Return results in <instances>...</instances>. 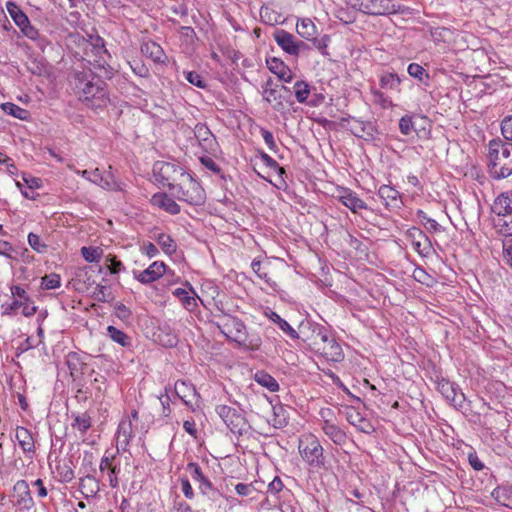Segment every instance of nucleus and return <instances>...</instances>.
I'll return each instance as SVG.
<instances>
[{"instance_id":"obj_1","label":"nucleus","mask_w":512,"mask_h":512,"mask_svg":"<svg viewBox=\"0 0 512 512\" xmlns=\"http://www.w3.org/2000/svg\"><path fill=\"white\" fill-rule=\"evenodd\" d=\"M298 329L301 332L300 339L312 351L329 361L338 362L342 360L343 351L341 346L324 326L310 321H302Z\"/></svg>"},{"instance_id":"obj_2","label":"nucleus","mask_w":512,"mask_h":512,"mask_svg":"<svg viewBox=\"0 0 512 512\" xmlns=\"http://www.w3.org/2000/svg\"><path fill=\"white\" fill-rule=\"evenodd\" d=\"M105 86V82L91 72H78L75 75V89L79 98L91 108H103L108 104Z\"/></svg>"},{"instance_id":"obj_3","label":"nucleus","mask_w":512,"mask_h":512,"mask_svg":"<svg viewBox=\"0 0 512 512\" xmlns=\"http://www.w3.org/2000/svg\"><path fill=\"white\" fill-rule=\"evenodd\" d=\"M489 171L493 178L503 179L512 174V144L501 140L489 142Z\"/></svg>"},{"instance_id":"obj_4","label":"nucleus","mask_w":512,"mask_h":512,"mask_svg":"<svg viewBox=\"0 0 512 512\" xmlns=\"http://www.w3.org/2000/svg\"><path fill=\"white\" fill-rule=\"evenodd\" d=\"M171 191L180 201L190 205H201L206 198L205 191L199 182L187 172Z\"/></svg>"},{"instance_id":"obj_5","label":"nucleus","mask_w":512,"mask_h":512,"mask_svg":"<svg viewBox=\"0 0 512 512\" xmlns=\"http://www.w3.org/2000/svg\"><path fill=\"white\" fill-rule=\"evenodd\" d=\"M299 453L302 459L313 468L324 467V449L313 434H304L299 438Z\"/></svg>"},{"instance_id":"obj_6","label":"nucleus","mask_w":512,"mask_h":512,"mask_svg":"<svg viewBox=\"0 0 512 512\" xmlns=\"http://www.w3.org/2000/svg\"><path fill=\"white\" fill-rule=\"evenodd\" d=\"M346 3L357 11L373 16L390 15L399 10L395 0H346Z\"/></svg>"},{"instance_id":"obj_7","label":"nucleus","mask_w":512,"mask_h":512,"mask_svg":"<svg viewBox=\"0 0 512 512\" xmlns=\"http://www.w3.org/2000/svg\"><path fill=\"white\" fill-rule=\"evenodd\" d=\"M153 173L156 180L170 190L186 174L185 169L176 162L157 161L153 166Z\"/></svg>"},{"instance_id":"obj_8","label":"nucleus","mask_w":512,"mask_h":512,"mask_svg":"<svg viewBox=\"0 0 512 512\" xmlns=\"http://www.w3.org/2000/svg\"><path fill=\"white\" fill-rule=\"evenodd\" d=\"M221 333L228 339L235 341L240 345H245L247 341V331L245 324L238 318L226 316L218 324Z\"/></svg>"},{"instance_id":"obj_9","label":"nucleus","mask_w":512,"mask_h":512,"mask_svg":"<svg viewBox=\"0 0 512 512\" xmlns=\"http://www.w3.org/2000/svg\"><path fill=\"white\" fill-rule=\"evenodd\" d=\"M216 412L232 433L242 434L245 430V419L234 408L227 405H219L216 407Z\"/></svg>"},{"instance_id":"obj_10","label":"nucleus","mask_w":512,"mask_h":512,"mask_svg":"<svg viewBox=\"0 0 512 512\" xmlns=\"http://www.w3.org/2000/svg\"><path fill=\"white\" fill-rule=\"evenodd\" d=\"M273 38L282 50L293 56H297L302 49L306 48L303 41L297 40L294 35L284 29H276Z\"/></svg>"},{"instance_id":"obj_11","label":"nucleus","mask_w":512,"mask_h":512,"mask_svg":"<svg viewBox=\"0 0 512 512\" xmlns=\"http://www.w3.org/2000/svg\"><path fill=\"white\" fill-rule=\"evenodd\" d=\"M175 394L192 411L199 407L200 394L193 384L184 380H178L174 385Z\"/></svg>"},{"instance_id":"obj_12","label":"nucleus","mask_w":512,"mask_h":512,"mask_svg":"<svg viewBox=\"0 0 512 512\" xmlns=\"http://www.w3.org/2000/svg\"><path fill=\"white\" fill-rule=\"evenodd\" d=\"M134 437L133 423L131 418H123L117 427L115 434L116 439V453L128 451V447L132 438Z\"/></svg>"},{"instance_id":"obj_13","label":"nucleus","mask_w":512,"mask_h":512,"mask_svg":"<svg viewBox=\"0 0 512 512\" xmlns=\"http://www.w3.org/2000/svg\"><path fill=\"white\" fill-rule=\"evenodd\" d=\"M116 454L117 453H110L106 450L99 465L101 473H108L109 485L112 488H117L119 486L118 475L120 473V467L115 463Z\"/></svg>"},{"instance_id":"obj_14","label":"nucleus","mask_w":512,"mask_h":512,"mask_svg":"<svg viewBox=\"0 0 512 512\" xmlns=\"http://www.w3.org/2000/svg\"><path fill=\"white\" fill-rule=\"evenodd\" d=\"M194 135L199 145L208 153H215L218 149V144L215 136L204 124H197L194 128Z\"/></svg>"},{"instance_id":"obj_15","label":"nucleus","mask_w":512,"mask_h":512,"mask_svg":"<svg viewBox=\"0 0 512 512\" xmlns=\"http://www.w3.org/2000/svg\"><path fill=\"white\" fill-rule=\"evenodd\" d=\"M166 272V265L162 261L153 262L148 268L143 271L136 272L134 271V277L141 282L142 284H149L160 277H162Z\"/></svg>"},{"instance_id":"obj_16","label":"nucleus","mask_w":512,"mask_h":512,"mask_svg":"<svg viewBox=\"0 0 512 512\" xmlns=\"http://www.w3.org/2000/svg\"><path fill=\"white\" fill-rule=\"evenodd\" d=\"M414 250L421 256H428L432 251L429 238L418 228H411L407 232Z\"/></svg>"},{"instance_id":"obj_17","label":"nucleus","mask_w":512,"mask_h":512,"mask_svg":"<svg viewBox=\"0 0 512 512\" xmlns=\"http://www.w3.org/2000/svg\"><path fill=\"white\" fill-rule=\"evenodd\" d=\"M337 199L353 213H357L358 210L367 209L366 203L358 197L356 192L349 188L338 190Z\"/></svg>"},{"instance_id":"obj_18","label":"nucleus","mask_w":512,"mask_h":512,"mask_svg":"<svg viewBox=\"0 0 512 512\" xmlns=\"http://www.w3.org/2000/svg\"><path fill=\"white\" fill-rule=\"evenodd\" d=\"M251 268L253 272L265 283L272 288L274 291H277L278 284L275 280L270 276V268L271 262L269 260H260L259 258H255L251 263Z\"/></svg>"},{"instance_id":"obj_19","label":"nucleus","mask_w":512,"mask_h":512,"mask_svg":"<svg viewBox=\"0 0 512 512\" xmlns=\"http://www.w3.org/2000/svg\"><path fill=\"white\" fill-rule=\"evenodd\" d=\"M439 390L442 395L453 404L454 407L462 408L466 400L463 392L459 391L455 385L449 381L439 383Z\"/></svg>"},{"instance_id":"obj_20","label":"nucleus","mask_w":512,"mask_h":512,"mask_svg":"<svg viewBox=\"0 0 512 512\" xmlns=\"http://www.w3.org/2000/svg\"><path fill=\"white\" fill-rule=\"evenodd\" d=\"M78 489L85 499H94L100 492V481L92 475L83 476L79 479Z\"/></svg>"},{"instance_id":"obj_21","label":"nucleus","mask_w":512,"mask_h":512,"mask_svg":"<svg viewBox=\"0 0 512 512\" xmlns=\"http://www.w3.org/2000/svg\"><path fill=\"white\" fill-rule=\"evenodd\" d=\"M321 429L334 444L341 446L346 443V433L330 419L322 421Z\"/></svg>"},{"instance_id":"obj_22","label":"nucleus","mask_w":512,"mask_h":512,"mask_svg":"<svg viewBox=\"0 0 512 512\" xmlns=\"http://www.w3.org/2000/svg\"><path fill=\"white\" fill-rule=\"evenodd\" d=\"M378 196L389 209H398L401 207L402 199L400 193L389 185H381L378 190Z\"/></svg>"},{"instance_id":"obj_23","label":"nucleus","mask_w":512,"mask_h":512,"mask_svg":"<svg viewBox=\"0 0 512 512\" xmlns=\"http://www.w3.org/2000/svg\"><path fill=\"white\" fill-rule=\"evenodd\" d=\"M492 212L495 216H505L512 214V191H506L499 194L492 206Z\"/></svg>"},{"instance_id":"obj_24","label":"nucleus","mask_w":512,"mask_h":512,"mask_svg":"<svg viewBox=\"0 0 512 512\" xmlns=\"http://www.w3.org/2000/svg\"><path fill=\"white\" fill-rule=\"evenodd\" d=\"M268 69L275 74L279 80L290 83L293 79L291 69L280 59L270 58L266 61Z\"/></svg>"},{"instance_id":"obj_25","label":"nucleus","mask_w":512,"mask_h":512,"mask_svg":"<svg viewBox=\"0 0 512 512\" xmlns=\"http://www.w3.org/2000/svg\"><path fill=\"white\" fill-rule=\"evenodd\" d=\"M153 206L163 209L171 215H176L180 212V206L166 193H156L151 198Z\"/></svg>"},{"instance_id":"obj_26","label":"nucleus","mask_w":512,"mask_h":512,"mask_svg":"<svg viewBox=\"0 0 512 512\" xmlns=\"http://www.w3.org/2000/svg\"><path fill=\"white\" fill-rule=\"evenodd\" d=\"M346 419L347 421L356 427L360 432L370 434L374 432V427L371 422L364 418L358 411L355 409H348L346 411Z\"/></svg>"},{"instance_id":"obj_27","label":"nucleus","mask_w":512,"mask_h":512,"mask_svg":"<svg viewBox=\"0 0 512 512\" xmlns=\"http://www.w3.org/2000/svg\"><path fill=\"white\" fill-rule=\"evenodd\" d=\"M15 438L24 453L28 454L35 452L34 439L31 432L27 428L18 426L16 428Z\"/></svg>"},{"instance_id":"obj_28","label":"nucleus","mask_w":512,"mask_h":512,"mask_svg":"<svg viewBox=\"0 0 512 512\" xmlns=\"http://www.w3.org/2000/svg\"><path fill=\"white\" fill-rule=\"evenodd\" d=\"M265 315L274 322L280 330L287 334L292 339H300L301 332H297L286 320L280 317L276 312L269 310Z\"/></svg>"},{"instance_id":"obj_29","label":"nucleus","mask_w":512,"mask_h":512,"mask_svg":"<svg viewBox=\"0 0 512 512\" xmlns=\"http://www.w3.org/2000/svg\"><path fill=\"white\" fill-rule=\"evenodd\" d=\"M14 490L19 493L18 504L26 509L31 508L33 505V499L27 482L24 480L17 481L14 485Z\"/></svg>"},{"instance_id":"obj_30","label":"nucleus","mask_w":512,"mask_h":512,"mask_svg":"<svg viewBox=\"0 0 512 512\" xmlns=\"http://www.w3.org/2000/svg\"><path fill=\"white\" fill-rule=\"evenodd\" d=\"M107 335L108 337L115 343L121 345L125 348H130L132 346V339L122 330L116 328L115 326L107 327Z\"/></svg>"},{"instance_id":"obj_31","label":"nucleus","mask_w":512,"mask_h":512,"mask_svg":"<svg viewBox=\"0 0 512 512\" xmlns=\"http://www.w3.org/2000/svg\"><path fill=\"white\" fill-rule=\"evenodd\" d=\"M186 470L189 471L192 479L198 483L199 491L202 488L207 487L210 483H212L202 472L200 466L195 462H190L186 466Z\"/></svg>"},{"instance_id":"obj_32","label":"nucleus","mask_w":512,"mask_h":512,"mask_svg":"<svg viewBox=\"0 0 512 512\" xmlns=\"http://www.w3.org/2000/svg\"><path fill=\"white\" fill-rule=\"evenodd\" d=\"M297 33L306 40H311L317 34V28L309 18L301 19L296 25Z\"/></svg>"},{"instance_id":"obj_33","label":"nucleus","mask_w":512,"mask_h":512,"mask_svg":"<svg viewBox=\"0 0 512 512\" xmlns=\"http://www.w3.org/2000/svg\"><path fill=\"white\" fill-rule=\"evenodd\" d=\"M6 9L10 17L13 19V21L19 28L23 26L25 23H28L29 18L15 2L8 1L6 3Z\"/></svg>"},{"instance_id":"obj_34","label":"nucleus","mask_w":512,"mask_h":512,"mask_svg":"<svg viewBox=\"0 0 512 512\" xmlns=\"http://www.w3.org/2000/svg\"><path fill=\"white\" fill-rule=\"evenodd\" d=\"M263 98L275 110H281L284 107L282 96L276 87H269L268 89H263Z\"/></svg>"},{"instance_id":"obj_35","label":"nucleus","mask_w":512,"mask_h":512,"mask_svg":"<svg viewBox=\"0 0 512 512\" xmlns=\"http://www.w3.org/2000/svg\"><path fill=\"white\" fill-rule=\"evenodd\" d=\"M173 295L177 297L185 309L188 311H193L197 307V302L195 296L189 295V291L185 288H176L173 292Z\"/></svg>"},{"instance_id":"obj_36","label":"nucleus","mask_w":512,"mask_h":512,"mask_svg":"<svg viewBox=\"0 0 512 512\" xmlns=\"http://www.w3.org/2000/svg\"><path fill=\"white\" fill-rule=\"evenodd\" d=\"M92 53L95 54L97 59L94 60V66L98 68H105L106 61L104 59V56L108 54L107 50L105 49V45L103 42V39L100 37H97L95 40V44H93Z\"/></svg>"},{"instance_id":"obj_37","label":"nucleus","mask_w":512,"mask_h":512,"mask_svg":"<svg viewBox=\"0 0 512 512\" xmlns=\"http://www.w3.org/2000/svg\"><path fill=\"white\" fill-rule=\"evenodd\" d=\"M254 379L258 384L267 388L270 392H276L279 389V384L275 378L264 371L256 372Z\"/></svg>"},{"instance_id":"obj_38","label":"nucleus","mask_w":512,"mask_h":512,"mask_svg":"<svg viewBox=\"0 0 512 512\" xmlns=\"http://www.w3.org/2000/svg\"><path fill=\"white\" fill-rule=\"evenodd\" d=\"M494 225L503 236H512V214L505 216H496Z\"/></svg>"},{"instance_id":"obj_39","label":"nucleus","mask_w":512,"mask_h":512,"mask_svg":"<svg viewBox=\"0 0 512 512\" xmlns=\"http://www.w3.org/2000/svg\"><path fill=\"white\" fill-rule=\"evenodd\" d=\"M401 79L395 73H383L380 76V86L384 89L400 91Z\"/></svg>"},{"instance_id":"obj_40","label":"nucleus","mask_w":512,"mask_h":512,"mask_svg":"<svg viewBox=\"0 0 512 512\" xmlns=\"http://www.w3.org/2000/svg\"><path fill=\"white\" fill-rule=\"evenodd\" d=\"M202 496L206 497L210 502V508L216 507L217 503L224 498L223 494L214 488L213 484L210 483L207 487L200 490Z\"/></svg>"},{"instance_id":"obj_41","label":"nucleus","mask_w":512,"mask_h":512,"mask_svg":"<svg viewBox=\"0 0 512 512\" xmlns=\"http://www.w3.org/2000/svg\"><path fill=\"white\" fill-rule=\"evenodd\" d=\"M1 108L6 114L18 118L20 120H26L29 116V113L26 109H23L11 102L3 103L1 105Z\"/></svg>"},{"instance_id":"obj_42","label":"nucleus","mask_w":512,"mask_h":512,"mask_svg":"<svg viewBox=\"0 0 512 512\" xmlns=\"http://www.w3.org/2000/svg\"><path fill=\"white\" fill-rule=\"evenodd\" d=\"M295 98L299 103H306L310 95V85L303 80L297 81L294 84Z\"/></svg>"},{"instance_id":"obj_43","label":"nucleus","mask_w":512,"mask_h":512,"mask_svg":"<svg viewBox=\"0 0 512 512\" xmlns=\"http://www.w3.org/2000/svg\"><path fill=\"white\" fill-rule=\"evenodd\" d=\"M156 241L166 254L171 255L176 252L177 245L170 235L160 233Z\"/></svg>"},{"instance_id":"obj_44","label":"nucleus","mask_w":512,"mask_h":512,"mask_svg":"<svg viewBox=\"0 0 512 512\" xmlns=\"http://www.w3.org/2000/svg\"><path fill=\"white\" fill-rule=\"evenodd\" d=\"M67 366L70 371V375L73 378L78 377L82 373L84 363H82L76 353H70L67 356Z\"/></svg>"},{"instance_id":"obj_45","label":"nucleus","mask_w":512,"mask_h":512,"mask_svg":"<svg viewBox=\"0 0 512 512\" xmlns=\"http://www.w3.org/2000/svg\"><path fill=\"white\" fill-rule=\"evenodd\" d=\"M81 255L83 258L90 263L99 262L103 256V249L100 247H82Z\"/></svg>"},{"instance_id":"obj_46","label":"nucleus","mask_w":512,"mask_h":512,"mask_svg":"<svg viewBox=\"0 0 512 512\" xmlns=\"http://www.w3.org/2000/svg\"><path fill=\"white\" fill-rule=\"evenodd\" d=\"M417 217L429 232L437 233L442 230L441 225L435 219L428 217L423 210L417 211Z\"/></svg>"},{"instance_id":"obj_47","label":"nucleus","mask_w":512,"mask_h":512,"mask_svg":"<svg viewBox=\"0 0 512 512\" xmlns=\"http://www.w3.org/2000/svg\"><path fill=\"white\" fill-rule=\"evenodd\" d=\"M141 50L146 55H149L154 61H161L164 54L162 48L155 42H147L143 44Z\"/></svg>"},{"instance_id":"obj_48","label":"nucleus","mask_w":512,"mask_h":512,"mask_svg":"<svg viewBox=\"0 0 512 512\" xmlns=\"http://www.w3.org/2000/svg\"><path fill=\"white\" fill-rule=\"evenodd\" d=\"M91 417L87 413L78 414L72 424L81 434H85L91 427Z\"/></svg>"},{"instance_id":"obj_49","label":"nucleus","mask_w":512,"mask_h":512,"mask_svg":"<svg viewBox=\"0 0 512 512\" xmlns=\"http://www.w3.org/2000/svg\"><path fill=\"white\" fill-rule=\"evenodd\" d=\"M371 94L373 95L374 103L379 105L381 108L388 109V108L392 107L393 103H392L391 99L388 96H386L383 92H381L380 90L372 87Z\"/></svg>"},{"instance_id":"obj_50","label":"nucleus","mask_w":512,"mask_h":512,"mask_svg":"<svg viewBox=\"0 0 512 512\" xmlns=\"http://www.w3.org/2000/svg\"><path fill=\"white\" fill-rule=\"evenodd\" d=\"M60 283H61L60 275H58L56 273H51L49 275H45L41 279V287L43 289H47V290L58 288L60 286Z\"/></svg>"},{"instance_id":"obj_51","label":"nucleus","mask_w":512,"mask_h":512,"mask_svg":"<svg viewBox=\"0 0 512 512\" xmlns=\"http://www.w3.org/2000/svg\"><path fill=\"white\" fill-rule=\"evenodd\" d=\"M28 244L37 253H45L47 245L41 240L40 236L35 233L28 234Z\"/></svg>"},{"instance_id":"obj_52","label":"nucleus","mask_w":512,"mask_h":512,"mask_svg":"<svg viewBox=\"0 0 512 512\" xmlns=\"http://www.w3.org/2000/svg\"><path fill=\"white\" fill-rule=\"evenodd\" d=\"M407 72L411 77L418 79L419 81H423L424 77L425 78L429 77L426 70L421 65H419L417 63L409 64V66L407 68Z\"/></svg>"},{"instance_id":"obj_53","label":"nucleus","mask_w":512,"mask_h":512,"mask_svg":"<svg viewBox=\"0 0 512 512\" xmlns=\"http://www.w3.org/2000/svg\"><path fill=\"white\" fill-rule=\"evenodd\" d=\"M56 471L62 482H70L74 478V471L67 463L57 465Z\"/></svg>"},{"instance_id":"obj_54","label":"nucleus","mask_w":512,"mask_h":512,"mask_svg":"<svg viewBox=\"0 0 512 512\" xmlns=\"http://www.w3.org/2000/svg\"><path fill=\"white\" fill-rule=\"evenodd\" d=\"M169 392H170V388L165 387L164 392L159 395V400H160V403L162 406V415L164 417H169L171 414V408H170L171 398H170Z\"/></svg>"},{"instance_id":"obj_55","label":"nucleus","mask_w":512,"mask_h":512,"mask_svg":"<svg viewBox=\"0 0 512 512\" xmlns=\"http://www.w3.org/2000/svg\"><path fill=\"white\" fill-rule=\"evenodd\" d=\"M22 300L13 299L11 302H5L2 304V315H14L21 309Z\"/></svg>"},{"instance_id":"obj_56","label":"nucleus","mask_w":512,"mask_h":512,"mask_svg":"<svg viewBox=\"0 0 512 512\" xmlns=\"http://www.w3.org/2000/svg\"><path fill=\"white\" fill-rule=\"evenodd\" d=\"M412 275L416 281L427 286L432 285V283L434 282L433 277L429 275L423 268L420 267L415 268Z\"/></svg>"},{"instance_id":"obj_57","label":"nucleus","mask_w":512,"mask_h":512,"mask_svg":"<svg viewBox=\"0 0 512 512\" xmlns=\"http://www.w3.org/2000/svg\"><path fill=\"white\" fill-rule=\"evenodd\" d=\"M183 75L185 79L192 85L198 88H205L206 84L202 76L195 71H184Z\"/></svg>"},{"instance_id":"obj_58","label":"nucleus","mask_w":512,"mask_h":512,"mask_svg":"<svg viewBox=\"0 0 512 512\" xmlns=\"http://www.w3.org/2000/svg\"><path fill=\"white\" fill-rule=\"evenodd\" d=\"M98 185L107 190H116L118 188V185L110 172L102 174Z\"/></svg>"},{"instance_id":"obj_59","label":"nucleus","mask_w":512,"mask_h":512,"mask_svg":"<svg viewBox=\"0 0 512 512\" xmlns=\"http://www.w3.org/2000/svg\"><path fill=\"white\" fill-rule=\"evenodd\" d=\"M111 296L109 288L104 285H97L93 292V297L99 302H107Z\"/></svg>"},{"instance_id":"obj_60","label":"nucleus","mask_w":512,"mask_h":512,"mask_svg":"<svg viewBox=\"0 0 512 512\" xmlns=\"http://www.w3.org/2000/svg\"><path fill=\"white\" fill-rule=\"evenodd\" d=\"M399 129L403 135H410L414 130L412 118L408 115L403 116L399 121Z\"/></svg>"},{"instance_id":"obj_61","label":"nucleus","mask_w":512,"mask_h":512,"mask_svg":"<svg viewBox=\"0 0 512 512\" xmlns=\"http://www.w3.org/2000/svg\"><path fill=\"white\" fill-rule=\"evenodd\" d=\"M106 262H107V268L109 269L111 274H118L123 268L122 262L117 260L115 258V256H113L111 254H109L106 257Z\"/></svg>"},{"instance_id":"obj_62","label":"nucleus","mask_w":512,"mask_h":512,"mask_svg":"<svg viewBox=\"0 0 512 512\" xmlns=\"http://www.w3.org/2000/svg\"><path fill=\"white\" fill-rule=\"evenodd\" d=\"M179 482H180L181 491L183 492L184 496L187 499L192 500L195 497V493L190 484L189 479L187 477H181L179 479Z\"/></svg>"},{"instance_id":"obj_63","label":"nucleus","mask_w":512,"mask_h":512,"mask_svg":"<svg viewBox=\"0 0 512 512\" xmlns=\"http://www.w3.org/2000/svg\"><path fill=\"white\" fill-rule=\"evenodd\" d=\"M501 133L505 139L512 141V116L505 117L502 120Z\"/></svg>"},{"instance_id":"obj_64","label":"nucleus","mask_w":512,"mask_h":512,"mask_svg":"<svg viewBox=\"0 0 512 512\" xmlns=\"http://www.w3.org/2000/svg\"><path fill=\"white\" fill-rule=\"evenodd\" d=\"M503 260L512 268V240L503 242Z\"/></svg>"}]
</instances>
